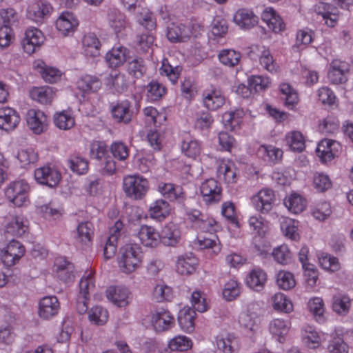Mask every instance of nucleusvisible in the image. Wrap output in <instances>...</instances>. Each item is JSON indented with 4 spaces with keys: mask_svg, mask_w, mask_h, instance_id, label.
<instances>
[{
    "mask_svg": "<svg viewBox=\"0 0 353 353\" xmlns=\"http://www.w3.org/2000/svg\"><path fill=\"white\" fill-rule=\"evenodd\" d=\"M127 71L135 78L141 77L146 71L143 59L139 57H129L127 61Z\"/></svg>",
    "mask_w": 353,
    "mask_h": 353,
    "instance_id": "nucleus-41",
    "label": "nucleus"
},
{
    "mask_svg": "<svg viewBox=\"0 0 353 353\" xmlns=\"http://www.w3.org/2000/svg\"><path fill=\"white\" fill-rule=\"evenodd\" d=\"M37 69L45 81L53 83L59 80L61 73L53 67L43 65V63L37 65Z\"/></svg>",
    "mask_w": 353,
    "mask_h": 353,
    "instance_id": "nucleus-58",
    "label": "nucleus"
},
{
    "mask_svg": "<svg viewBox=\"0 0 353 353\" xmlns=\"http://www.w3.org/2000/svg\"><path fill=\"white\" fill-rule=\"evenodd\" d=\"M105 84L113 92L118 94L123 93L128 87L125 74L117 71L110 73L106 79Z\"/></svg>",
    "mask_w": 353,
    "mask_h": 353,
    "instance_id": "nucleus-28",
    "label": "nucleus"
},
{
    "mask_svg": "<svg viewBox=\"0 0 353 353\" xmlns=\"http://www.w3.org/2000/svg\"><path fill=\"white\" fill-rule=\"evenodd\" d=\"M60 309V303L55 296H46L39 303V316L44 319H50L56 316Z\"/></svg>",
    "mask_w": 353,
    "mask_h": 353,
    "instance_id": "nucleus-12",
    "label": "nucleus"
},
{
    "mask_svg": "<svg viewBox=\"0 0 353 353\" xmlns=\"http://www.w3.org/2000/svg\"><path fill=\"white\" fill-rule=\"evenodd\" d=\"M122 227V223L117 221L114 226L110 229V235L106 240L103 247V256L105 260L112 258L116 254L117 241Z\"/></svg>",
    "mask_w": 353,
    "mask_h": 353,
    "instance_id": "nucleus-20",
    "label": "nucleus"
},
{
    "mask_svg": "<svg viewBox=\"0 0 353 353\" xmlns=\"http://www.w3.org/2000/svg\"><path fill=\"white\" fill-rule=\"evenodd\" d=\"M192 342L190 338L183 335H179L168 343V348L170 351L185 352L192 347Z\"/></svg>",
    "mask_w": 353,
    "mask_h": 353,
    "instance_id": "nucleus-51",
    "label": "nucleus"
},
{
    "mask_svg": "<svg viewBox=\"0 0 353 353\" xmlns=\"http://www.w3.org/2000/svg\"><path fill=\"white\" fill-rule=\"evenodd\" d=\"M90 157L93 159L102 161L106 159L109 150L107 145L103 141H94L90 144Z\"/></svg>",
    "mask_w": 353,
    "mask_h": 353,
    "instance_id": "nucleus-60",
    "label": "nucleus"
},
{
    "mask_svg": "<svg viewBox=\"0 0 353 353\" xmlns=\"http://www.w3.org/2000/svg\"><path fill=\"white\" fill-rule=\"evenodd\" d=\"M129 294L128 290L123 287H110L106 292L107 298L119 307L128 304Z\"/></svg>",
    "mask_w": 353,
    "mask_h": 353,
    "instance_id": "nucleus-31",
    "label": "nucleus"
},
{
    "mask_svg": "<svg viewBox=\"0 0 353 353\" xmlns=\"http://www.w3.org/2000/svg\"><path fill=\"white\" fill-rule=\"evenodd\" d=\"M161 238L165 245L174 246L179 241L180 232L175 225H168L162 231Z\"/></svg>",
    "mask_w": 353,
    "mask_h": 353,
    "instance_id": "nucleus-53",
    "label": "nucleus"
},
{
    "mask_svg": "<svg viewBox=\"0 0 353 353\" xmlns=\"http://www.w3.org/2000/svg\"><path fill=\"white\" fill-rule=\"evenodd\" d=\"M149 188L148 181L139 175H130L123 178V190L126 196L133 199H141Z\"/></svg>",
    "mask_w": 353,
    "mask_h": 353,
    "instance_id": "nucleus-2",
    "label": "nucleus"
},
{
    "mask_svg": "<svg viewBox=\"0 0 353 353\" xmlns=\"http://www.w3.org/2000/svg\"><path fill=\"white\" fill-rule=\"evenodd\" d=\"M348 71L347 63L334 60L327 73V78L332 84H342L347 81L346 73Z\"/></svg>",
    "mask_w": 353,
    "mask_h": 353,
    "instance_id": "nucleus-17",
    "label": "nucleus"
},
{
    "mask_svg": "<svg viewBox=\"0 0 353 353\" xmlns=\"http://www.w3.org/2000/svg\"><path fill=\"white\" fill-rule=\"evenodd\" d=\"M158 190L164 198L170 201L183 203L186 198L182 187L171 183H160Z\"/></svg>",
    "mask_w": 353,
    "mask_h": 353,
    "instance_id": "nucleus-16",
    "label": "nucleus"
},
{
    "mask_svg": "<svg viewBox=\"0 0 353 353\" xmlns=\"http://www.w3.org/2000/svg\"><path fill=\"white\" fill-rule=\"evenodd\" d=\"M30 98L41 104H50L55 97V90L52 87H34L30 90Z\"/></svg>",
    "mask_w": 353,
    "mask_h": 353,
    "instance_id": "nucleus-25",
    "label": "nucleus"
},
{
    "mask_svg": "<svg viewBox=\"0 0 353 353\" xmlns=\"http://www.w3.org/2000/svg\"><path fill=\"white\" fill-rule=\"evenodd\" d=\"M152 323L157 332H164L174 325V318L169 311L161 308L153 313Z\"/></svg>",
    "mask_w": 353,
    "mask_h": 353,
    "instance_id": "nucleus-10",
    "label": "nucleus"
},
{
    "mask_svg": "<svg viewBox=\"0 0 353 353\" xmlns=\"http://www.w3.org/2000/svg\"><path fill=\"white\" fill-rule=\"evenodd\" d=\"M201 144L196 140L188 139L181 144V151L187 157L195 159L201 153Z\"/></svg>",
    "mask_w": 353,
    "mask_h": 353,
    "instance_id": "nucleus-59",
    "label": "nucleus"
},
{
    "mask_svg": "<svg viewBox=\"0 0 353 353\" xmlns=\"http://www.w3.org/2000/svg\"><path fill=\"white\" fill-rule=\"evenodd\" d=\"M132 13L134 15L136 21L146 30L152 31L155 29L156 19L148 8L139 6Z\"/></svg>",
    "mask_w": 353,
    "mask_h": 353,
    "instance_id": "nucleus-29",
    "label": "nucleus"
},
{
    "mask_svg": "<svg viewBox=\"0 0 353 353\" xmlns=\"http://www.w3.org/2000/svg\"><path fill=\"white\" fill-rule=\"evenodd\" d=\"M272 302L275 310L289 313L293 310L292 301L283 293H276L272 297Z\"/></svg>",
    "mask_w": 353,
    "mask_h": 353,
    "instance_id": "nucleus-48",
    "label": "nucleus"
},
{
    "mask_svg": "<svg viewBox=\"0 0 353 353\" xmlns=\"http://www.w3.org/2000/svg\"><path fill=\"white\" fill-rule=\"evenodd\" d=\"M256 155L265 161L274 163L283 156V151L272 145H261L256 150Z\"/></svg>",
    "mask_w": 353,
    "mask_h": 353,
    "instance_id": "nucleus-40",
    "label": "nucleus"
},
{
    "mask_svg": "<svg viewBox=\"0 0 353 353\" xmlns=\"http://www.w3.org/2000/svg\"><path fill=\"white\" fill-rule=\"evenodd\" d=\"M339 148L340 144L339 142L325 139L318 144L316 152L321 161L323 163H327L334 158L337 154Z\"/></svg>",
    "mask_w": 353,
    "mask_h": 353,
    "instance_id": "nucleus-13",
    "label": "nucleus"
},
{
    "mask_svg": "<svg viewBox=\"0 0 353 353\" xmlns=\"http://www.w3.org/2000/svg\"><path fill=\"white\" fill-rule=\"evenodd\" d=\"M198 265V259L192 254L179 256L176 261V269L182 275L194 272Z\"/></svg>",
    "mask_w": 353,
    "mask_h": 353,
    "instance_id": "nucleus-30",
    "label": "nucleus"
},
{
    "mask_svg": "<svg viewBox=\"0 0 353 353\" xmlns=\"http://www.w3.org/2000/svg\"><path fill=\"white\" fill-rule=\"evenodd\" d=\"M137 236L140 242L146 247H156L161 241L159 233L154 228L146 225L141 226Z\"/></svg>",
    "mask_w": 353,
    "mask_h": 353,
    "instance_id": "nucleus-21",
    "label": "nucleus"
},
{
    "mask_svg": "<svg viewBox=\"0 0 353 353\" xmlns=\"http://www.w3.org/2000/svg\"><path fill=\"white\" fill-rule=\"evenodd\" d=\"M224 102L225 98L219 90H212L203 92V103L209 110H215L221 107Z\"/></svg>",
    "mask_w": 353,
    "mask_h": 353,
    "instance_id": "nucleus-38",
    "label": "nucleus"
},
{
    "mask_svg": "<svg viewBox=\"0 0 353 353\" xmlns=\"http://www.w3.org/2000/svg\"><path fill=\"white\" fill-rule=\"evenodd\" d=\"M131 103L128 100L117 102L111 105L112 117L118 122L128 123L132 121L133 111L131 110Z\"/></svg>",
    "mask_w": 353,
    "mask_h": 353,
    "instance_id": "nucleus-15",
    "label": "nucleus"
},
{
    "mask_svg": "<svg viewBox=\"0 0 353 353\" xmlns=\"http://www.w3.org/2000/svg\"><path fill=\"white\" fill-rule=\"evenodd\" d=\"M121 254L119 265L123 272L130 274L140 266L143 253L139 245L136 243L125 245L121 249Z\"/></svg>",
    "mask_w": 353,
    "mask_h": 353,
    "instance_id": "nucleus-1",
    "label": "nucleus"
},
{
    "mask_svg": "<svg viewBox=\"0 0 353 353\" xmlns=\"http://www.w3.org/2000/svg\"><path fill=\"white\" fill-rule=\"evenodd\" d=\"M88 319L94 325H103L108 320V312L101 306H95L88 312Z\"/></svg>",
    "mask_w": 353,
    "mask_h": 353,
    "instance_id": "nucleus-54",
    "label": "nucleus"
},
{
    "mask_svg": "<svg viewBox=\"0 0 353 353\" xmlns=\"http://www.w3.org/2000/svg\"><path fill=\"white\" fill-rule=\"evenodd\" d=\"M281 93L284 96L285 104L288 107H293L299 102L296 91L286 83H281L279 87Z\"/></svg>",
    "mask_w": 353,
    "mask_h": 353,
    "instance_id": "nucleus-55",
    "label": "nucleus"
},
{
    "mask_svg": "<svg viewBox=\"0 0 353 353\" xmlns=\"http://www.w3.org/2000/svg\"><path fill=\"white\" fill-rule=\"evenodd\" d=\"M290 328V322L288 319H275L269 323L270 333L281 342L288 333Z\"/></svg>",
    "mask_w": 353,
    "mask_h": 353,
    "instance_id": "nucleus-34",
    "label": "nucleus"
},
{
    "mask_svg": "<svg viewBox=\"0 0 353 353\" xmlns=\"http://www.w3.org/2000/svg\"><path fill=\"white\" fill-rule=\"evenodd\" d=\"M244 115L245 113L242 109H236L234 111L225 112L223 117L225 128L231 130H236L241 123Z\"/></svg>",
    "mask_w": 353,
    "mask_h": 353,
    "instance_id": "nucleus-43",
    "label": "nucleus"
},
{
    "mask_svg": "<svg viewBox=\"0 0 353 353\" xmlns=\"http://www.w3.org/2000/svg\"><path fill=\"white\" fill-rule=\"evenodd\" d=\"M20 117L17 112L10 108H0V128L6 131L14 130L19 123Z\"/></svg>",
    "mask_w": 353,
    "mask_h": 353,
    "instance_id": "nucleus-19",
    "label": "nucleus"
},
{
    "mask_svg": "<svg viewBox=\"0 0 353 353\" xmlns=\"http://www.w3.org/2000/svg\"><path fill=\"white\" fill-rule=\"evenodd\" d=\"M314 39V32L311 30H299L296 32V41L292 46L295 52H299L307 48Z\"/></svg>",
    "mask_w": 353,
    "mask_h": 353,
    "instance_id": "nucleus-45",
    "label": "nucleus"
},
{
    "mask_svg": "<svg viewBox=\"0 0 353 353\" xmlns=\"http://www.w3.org/2000/svg\"><path fill=\"white\" fill-rule=\"evenodd\" d=\"M190 28L183 24H171L168 27L167 37L173 43L185 42L189 39Z\"/></svg>",
    "mask_w": 353,
    "mask_h": 353,
    "instance_id": "nucleus-33",
    "label": "nucleus"
},
{
    "mask_svg": "<svg viewBox=\"0 0 353 353\" xmlns=\"http://www.w3.org/2000/svg\"><path fill=\"white\" fill-rule=\"evenodd\" d=\"M159 70L161 74L168 77L170 81L174 84L179 77L181 68L178 65L174 67L170 64L167 59H163Z\"/></svg>",
    "mask_w": 353,
    "mask_h": 353,
    "instance_id": "nucleus-61",
    "label": "nucleus"
},
{
    "mask_svg": "<svg viewBox=\"0 0 353 353\" xmlns=\"http://www.w3.org/2000/svg\"><path fill=\"white\" fill-rule=\"evenodd\" d=\"M44 35L42 32L36 28H28L22 41L24 51L31 54L39 48L44 41Z\"/></svg>",
    "mask_w": 353,
    "mask_h": 353,
    "instance_id": "nucleus-7",
    "label": "nucleus"
},
{
    "mask_svg": "<svg viewBox=\"0 0 353 353\" xmlns=\"http://www.w3.org/2000/svg\"><path fill=\"white\" fill-rule=\"evenodd\" d=\"M34 178L38 183L53 188L59 184L61 175L54 165H46L35 170Z\"/></svg>",
    "mask_w": 353,
    "mask_h": 353,
    "instance_id": "nucleus-4",
    "label": "nucleus"
},
{
    "mask_svg": "<svg viewBox=\"0 0 353 353\" xmlns=\"http://www.w3.org/2000/svg\"><path fill=\"white\" fill-rule=\"evenodd\" d=\"M169 203L163 199H158L150 207V216L159 221H161L170 213Z\"/></svg>",
    "mask_w": 353,
    "mask_h": 353,
    "instance_id": "nucleus-37",
    "label": "nucleus"
},
{
    "mask_svg": "<svg viewBox=\"0 0 353 353\" xmlns=\"http://www.w3.org/2000/svg\"><path fill=\"white\" fill-rule=\"evenodd\" d=\"M217 176L228 184L235 183L237 181L236 168L231 162L221 163L217 169Z\"/></svg>",
    "mask_w": 353,
    "mask_h": 353,
    "instance_id": "nucleus-36",
    "label": "nucleus"
},
{
    "mask_svg": "<svg viewBox=\"0 0 353 353\" xmlns=\"http://www.w3.org/2000/svg\"><path fill=\"white\" fill-rule=\"evenodd\" d=\"M52 10V8L48 3L38 1L28 6L27 16L30 19L40 23L46 17L50 14Z\"/></svg>",
    "mask_w": 353,
    "mask_h": 353,
    "instance_id": "nucleus-18",
    "label": "nucleus"
},
{
    "mask_svg": "<svg viewBox=\"0 0 353 353\" xmlns=\"http://www.w3.org/2000/svg\"><path fill=\"white\" fill-rule=\"evenodd\" d=\"M28 229V221L23 215L12 216L6 225L4 235L7 240L23 235Z\"/></svg>",
    "mask_w": 353,
    "mask_h": 353,
    "instance_id": "nucleus-8",
    "label": "nucleus"
},
{
    "mask_svg": "<svg viewBox=\"0 0 353 353\" xmlns=\"http://www.w3.org/2000/svg\"><path fill=\"white\" fill-rule=\"evenodd\" d=\"M196 312L190 307H183L180 310L178 321L181 328L186 332H191L194 327Z\"/></svg>",
    "mask_w": 353,
    "mask_h": 353,
    "instance_id": "nucleus-35",
    "label": "nucleus"
},
{
    "mask_svg": "<svg viewBox=\"0 0 353 353\" xmlns=\"http://www.w3.org/2000/svg\"><path fill=\"white\" fill-rule=\"evenodd\" d=\"M101 86L102 83L97 77L89 74L82 76L77 81V88L85 94L97 92Z\"/></svg>",
    "mask_w": 353,
    "mask_h": 353,
    "instance_id": "nucleus-32",
    "label": "nucleus"
},
{
    "mask_svg": "<svg viewBox=\"0 0 353 353\" xmlns=\"http://www.w3.org/2000/svg\"><path fill=\"white\" fill-rule=\"evenodd\" d=\"M350 305L351 300L345 294H338L332 298V309L340 315H346L349 312Z\"/></svg>",
    "mask_w": 353,
    "mask_h": 353,
    "instance_id": "nucleus-46",
    "label": "nucleus"
},
{
    "mask_svg": "<svg viewBox=\"0 0 353 353\" xmlns=\"http://www.w3.org/2000/svg\"><path fill=\"white\" fill-rule=\"evenodd\" d=\"M218 58L222 64L232 68L239 64L241 55L239 52L234 50L223 49L219 52Z\"/></svg>",
    "mask_w": 353,
    "mask_h": 353,
    "instance_id": "nucleus-44",
    "label": "nucleus"
},
{
    "mask_svg": "<svg viewBox=\"0 0 353 353\" xmlns=\"http://www.w3.org/2000/svg\"><path fill=\"white\" fill-rule=\"evenodd\" d=\"M234 22L241 28L250 29L258 22V17L250 10L239 9L234 15Z\"/></svg>",
    "mask_w": 353,
    "mask_h": 353,
    "instance_id": "nucleus-26",
    "label": "nucleus"
},
{
    "mask_svg": "<svg viewBox=\"0 0 353 353\" xmlns=\"http://www.w3.org/2000/svg\"><path fill=\"white\" fill-rule=\"evenodd\" d=\"M285 141L293 151L301 152L305 148V139L299 131H291L286 134Z\"/></svg>",
    "mask_w": 353,
    "mask_h": 353,
    "instance_id": "nucleus-47",
    "label": "nucleus"
},
{
    "mask_svg": "<svg viewBox=\"0 0 353 353\" xmlns=\"http://www.w3.org/2000/svg\"><path fill=\"white\" fill-rule=\"evenodd\" d=\"M78 239L86 244L91 241L94 234V226L91 222L85 221L79 224L77 227Z\"/></svg>",
    "mask_w": 353,
    "mask_h": 353,
    "instance_id": "nucleus-62",
    "label": "nucleus"
},
{
    "mask_svg": "<svg viewBox=\"0 0 353 353\" xmlns=\"http://www.w3.org/2000/svg\"><path fill=\"white\" fill-rule=\"evenodd\" d=\"M110 27L116 34L123 32L128 25L125 15L117 9H110L108 14Z\"/></svg>",
    "mask_w": 353,
    "mask_h": 353,
    "instance_id": "nucleus-23",
    "label": "nucleus"
},
{
    "mask_svg": "<svg viewBox=\"0 0 353 353\" xmlns=\"http://www.w3.org/2000/svg\"><path fill=\"white\" fill-rule=\"evenodd\" d=\"M129 50L123 46L112 48L105 57V61L111 68H117L129 58Z\"/></svg>",
    "mask_w": 353,
    "mask_h": 353,
    "instance_id": "nucleus-22",
    "label": "nucleus"
},
{
    "mask_svg": "<svg viewBox=\"0 0 353 353\" xmlns=\"http://www.w3.org/2000/svg\"><path fill=\"white\" fill-rule=\"evenodd\" d=\"M248 224L250 228L259 236L265 234L268 230V222L260 215L250 216Z\"/></svg>",
    "mask_w": 353,
    "mask_h": 353,
    "instance_id": "nucleus-64",
    "label": "nucleus"
},
{
    "mask_svg": "<svg viewBox=\"0 0 353 353\" xmlns=\"http://www.w3.org/2000/svg\"><path fill=\"white\" fill-rule=\"evenodd\" d=\"M68 165L73 172L83 174L88 170V161L79 156L71 157L68 161Z\"/></svg>",
    "mask_w": 353,
    "mask_h": 353,
    "instance_id": "nucleus-63",
    "label": "nucleus"
},
{
    "mask_svg": "<svg viewBox=\"0 0 353 353\" xmlns=\"http://www.w3.org/2000/svg\"><path fill=\"white\" fill-rule=\"evenodd\" d=\"M28 126L35 134L42 133L47 126V117L39 110L30 109L26 113Z\"/></svg>",
    "mask_w": 353,
    "mask_h": 353,
    "instance_id": "nucleus-11",
    "label": "nucleus"
},
{
    "mask_svg": "<svg viewBox=\"0 0 353 353\" xmlns=\"http://www.w3.org/2000/svg\"><path fill=\"white\" fill-rule=\"evenodd\" d=\"M166 93L165 87L157 81H152L147 85V98L150 101L161 99Z\"/></svg>",
    "mask_w": 353,
    "mask_h": 353,
    "instance_id": "nucleus-52",
    "label": "nucleus"
},
{
    "mask_svg": "<svg viewBox=\"0 0 353 353\" xmlns=\"http://www.w3.org/2000/svg\"><path fill=\"white\" fill-rule=\"evenodd\" d=\"M262 48L263 50L259 57L261 65L271 73L276 72L279 66L274 60L270 51L264 46H263Z\"/></svg>",
    "mask_w": 353,
    "mask_h": 353,
    "instance_id": "nucleus-56",
    "label": "nucleus"
},
{
    "mask_svg": "<svg viewBox=\"0 0 353 353\" xmlns=\"http://www.w3.org/2000/svg\"><path fill=\"white\" fill-rule=\"evenodd\" d=\"M83 46L87 56L96 57L99 54L101 43L94 34L89 33L84 36Z\"/></svg>",
    "mask_w": 353,
    "mask_h": 353,
    "instance_id": "nucleus-42",
    "label": "nucleus"
},
{
    "mask_svg": "<svg viewBox=\"0 0 353 353\" xmlns=\"http://www.w3.org/2000/svg\"><path fill=\"white\" fill-rule=\"evenodd\" d=\"M57 276L64 283H70L74 279V265L63 258L57 259L54 263Z\"/></svg>",
    "mask_w": 353,
    "mask_h": 353,
    "instance_id": "nucleus-24",
    "label": "nucleus"
},
{
    "mask_svg": "<svg viewBox=\"0 0 353 353\" xmlns=\"http://www.w3.org/2000/svg\"><path fill=\"white\" fill-rule=\"evenodd\" d=\"M200 191L203 201L208 205L219 203L221 200L222 188L214 179H208L203 181Z\"/></svg>",
    "mask_w": 353,
    "mask_h": 353,
    "instance_id": "nucleus-5",
    "label": "nucleus"
},
{
    "mask_svg": "<svg viewBox=\"0 0 353 353\" xmlns=\"http://www.w3.org/2000/svg\"><path fill=\"white\" fill-rule=\"evenodd\" d=\"M284 204L294 214L302 212L306 208V200L300 194L292 193L284 199Z\"/></svg>",
    "mask_w": 353,
    "mask_h": 353,
    "instance_id": "nucleus-39",
    "label": "nucleus"
},
{
    "mask_svg": "<svg viewBox=\"0 0 353 353\" xmlns=\"http://www.w3.org/2000/svg\"><path fill=\"white\" fill-rule=\"evenodd\" d=\"M275 196L274 192L269 188H263L252 198V202L257 211L267 214L273 207Z\"/></svg>",
    "mask_w": 353,
    "mask_h": 353,
    "instance_id": "nucleus-6",
    "label": "nucleus"
},
{
    "mask_svg": "<svg viewBox=\"0 0 353 353\" xmlns=\"http://www.w3.org/2000/svg\"><path fill=\"white\" fill-rule=\"evenodd\" d=\"M267 281V274L259 268L252 269L246 278L248 286L256 292L261 291Z\"/></svg>",
    "mask_w": 353,
    "mask_h": 353,
    "instance_id": "nucleus-27",
    "label": "nucleus"
},
{
    "mask_svg": "<svg viewBox=\"0 0 353 353\" xmlns=\"http://www.w3.org/2000/svg\"><path fill=\"white\" fill-rule=\"evenodd\" d=\"M9 243L2 254L3 262L8 266L14 265L25 254L24 247L17 241L8 240Z\"/></svg>",
    "mask_w": 353,
    "mask_h": 353,
    "instance_id": "nucleus-9",
    "label": "nucleus"
},
{
    "mask_svg": "<svg viewBox=\"0 0 353 353\" xmlns=\"http://www.w3.org/2000/svg\"><path fill=\"white\" fill-rule=\"evenodd\" d=\"M94 279L92 271L84 273L79 282V295L89 297V294L94 288Z\"/></svg>",
    "mask_w": 353,
    "mask_h": 353,
    "instance_id": "nucleus-57",
    "label": "nucleus"
},
{
    "mask_svg": "<svg viewBox=\"0 0 353 353\" xmlns=\"http://www.w3.org/2000/svg\"><path fill=\"white\" fill-rule=\"evenodd\" d=\"M29 185L24 180L11 182L6 190L7 199L17 207L28 202Z\"/></svg>",
    "mask_w": 353,
    "mask_h": 353,
    "instance_id": "nucleus-3",
    "label": "nucleus"
},
{
    "mask_svg": "<svg viewBox=\"0 0 353 353\" xmlns=\"http://www.w3.org/2000/svg\"><path fill=\"white\" fill-rule=\"evenodd\" d=\"M79 26V21L71 12H64L56 21L57 30L63 36H69L74 32Z\"/></svg>",
    "mask_w": 353,
    "mask_h": 353,
    "instance_id": "nucleus-14",
    "label": "nucleus"
},
{
    "mask_svg": "<svg viewBox=\"0 0 353 353\" xmlns=\"http://www.w3.org/2000/svg\"><path fill=\"white\" fill-rule=\"evenodd\" d=\"M216 345L224 353H234L239 349V340L234 335L228 334L225 338L218 339Z\"/></svg>",
    "mask_w": 353,
    "mask_h": 353,
    "instance_id": "nucleus-50",
    "label": "nucleus"
},
{
    "mask_svg": "<svg viewBox=\"0 0 353 353\" xmlns=\"http://www.w3.org/2000/svg\"><path fill=\"white\" fill-rule=\"evenodd\" d=\"M54 123L60 130H68L74 125L75 121L70 113L62 111L54 115Z\"/></svg>",
    "mask_w": 353,
    "mask_h": 353,
    "instance_id": "nucleus-49",
    "label": "nucleus"
}]
</instances>
